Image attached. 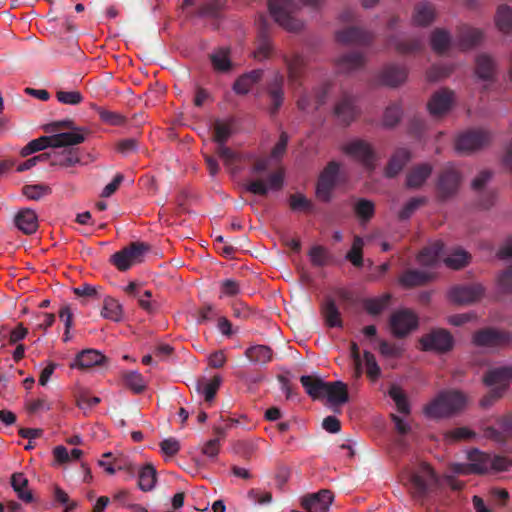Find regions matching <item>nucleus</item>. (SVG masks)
<instances>
[{
	"label": "nucleus",
	"mask_w": 512,
	"mask_h": 512,
	"mask_svg": "<svg viewBox=\"0 0 512 512\" xmlns=\"http://www.w3.org/2000/svg\"><path fill=\"white\" fill-rule=\"evenodd\" d=\"M409 489L414 499L423 500L435 493L441 486V480L426 463L420 464L409 474Z\"/></svg>",
	"instance_id": "1"
},
{
	"label": "nucleus",
	"mask_w": 512,
	"mask_h": 512,
	"mask_svg": "<svg viewBox=\"0 0 512 512\" xmlns=\"http://www.w3.org/2000/svg\"><path fill=\"white\" fill-rule=\"evenodd\" d=\"M268 9L275 22L289 32H299L304 22L296 17L300 5L293 0H268Z\"/></svg>",
	"instance_id": "2"
},
{
	"label": "nucleus",
	"mask_w": 512,
	"mask_h": 512,
	"mask_svg": "<svg viewBox=\"0 0 512 512\" xmlns=\"http://www.w3.org/2000/svg\"><path fill=\"white\" fill-rule=\"evenodd\" d=\"M466 403L463 393L455 390L441 392L433 401L425 406V414L432 418L449 416L461 410Z\"/></svg>",
	"instance_id": "3"
},
{
	"label": "nucleus",
	"mask_w": 512,
	"mask_h": 512,
	"mask_svg": "<svg viewBox=\"0 0 512 512\" xmlns=\"http://www.w3.org/2000/svg\"><path fill=\"white\" fill-rule=\"evenodd\" d=\"M461 173L453 164L444 166L437 177L436 194L440 201H446L454 197L460 187Z\"/></svg>",
	"instance_id": "4"
},
{
	"label": "nucleus",
	"mask_w": 512,
	"mask_h": 512,
	"mask_svg": "<svg viewBox=\"0 0 512 512\" xmlns=\"http://www.w3.org/2000/svg\"><path fill=\"white\" fill-rule=\"evenodd\" d=\"M468 463H452L450 470L459 475L485 474L490 470L491 456L474 448L467 453Z\"/></svg>",
	"instance_id": "5"
},
{
	"label": "nucleus",
	"mask_w": 512,
	"mask_h": 512,
	"mask_svg": "<svg viewBox=\"0 0 512 512\" xmlns=\"http://www.w3.org/2000/svg\"><path fill=\"white\" fill-rule=\"evenodd\" d=\"M150 246L144 242H132L111 256V263L120 271L128 270L132 265L140 263Z\"/></svg>",
	"instance_id": "6"
},
{
	"label": "nucleus",
	"mask_w": 512,
	"mask_h": 512,
	"mask_svg": "<svg viewBox=\"0 0 512 512\" xmlns=\"http://www.w3.org/2000/svg\"><path fill=\"white\" fill-rule=\"evenodd\" d=\"M340 164L331 161L320 173L317 185L316 196L323 202H329L332 198V192L337 185Z\"/></svg>",
	"instance_id": "7"
},
{
	"label": "nucleus",
	"mask_w": 512,
	"mask_h": 512,
	"mask_svg": "<svg viewBox=\"0 0 512 512\" xmlns=\"http://www.w3.org/2000/svg\"><path fill=\"white\" fill-rule=\"evenodd\" d=\"M420 344L424 351L446 353L452 350L454 346V339L448 330L438 328L423 335L420 339Z\"/></svg>",
	"instance_id": "8"
},
{
	"label": "nucleus",
	"mask_w": 512,
	"mask_h": 512,
	"mask_svg": "<svg viewBox=\"0 0 512 512\" xmlns=\"http://www.w3.org/2000/svg\"><path fill=\"white\" fill-rule=\"evenodd\" d=\"M473 343L479 347H506L511 345L512 335L507 331L484 328L474 333Z\"/></svg>",
	"instance_id": "9"
},
{
	"label": "nucleus",
	"mask_w": 512,
	"mask_h": 512,
	"mask_svg": "<svg viewBox=\"0 0 512 512\" xmlns=\"http://www.w3.org/2000/svg\"><path fill=\"white\" fill-rule=\"evenodd\" d=\"M342 151L358 161L366 168L373 169L377 159L376 153L372 146L362 139L352 140L342 146Z\"/></svg>",
	"instance_id": "10"
},
{
	"label": "nucleus",
	"mask_w": 512,
	"mask_h": 512,
	"mask_svg": "<svg viewBox=\"0 0 512 512\" xmlns=\"http://www.w3.org/2000/svg\"><path fill=\"white\" fill-rule=\"evenodd\" d=\"M490 139V134L485 130H470L457 138L455 148L460 153L468 154L486 146Z\"/></svg>",
	"instance_id": "11"
},
{
	"label": "nucleus",
	"mask_w": 512,
	"mask_h": 512,
	"mask_svg": "<svg viewBox=\"0 0 512 512\" xmlns=\"http://www.w3.org/2000/svg\"><path fill=\"white\" fill-rule=\"evenodd\" d=\"M484 292L481 284L457 285L449 290L448 296L455 304L468 305L480 300Z\"/></svg>",
	"instance_id": "12"
},
{
	"label": "nucleus",
	"mask_w": 512,
	"mask_h": 512,
	"mask_svg": "<svg viewBox=\"0 0 512 512\" xmlns=\"http://www.w3.org/2000/svg\"><path fill=\"white\" fill-rule=\"evenodd\" d=\"M284 184V172L282 170L270 173L267 182L262 179H254L245 184L246 191L259 196H266L269 190L278 191Z\"/></svg>",
	"instance_id": "13"
},
{
	"label": "nucleus",
	"mask_w": 512,
	"mask_h": 512,
	"mask_svg": "<svg viewBox=\"0 0 512 512\" xmlns=\"http://www.w3.org/2000/svg\"><path fill=\"white\" fill-rule=\"evenodd\" d=\"M390 328L396 337H404L418 325L417 317L409 310H399L390 317Z\"/></svg>",
	"instance_id": "14"
},
{
	"label": "nucleus",
	"mask_w": 512,
	"mask_h": 512,
	"mask_svg": "<svg viewBox=\"0 0 512 512\" xmlns=\"http://www.w3.org/2000/svg\"><path fill=\"white\" fill-rule=\"evenodd\" d=\"M453 103V91L447 88H442L431 95L427 103V109L433 117H442L450 111Z\"/></svg>",
	"instance_id": "15"
},
{
	"label": "nucleus",
	"mask_w": 512,
	"mask_h": 512,
	"mask_svg": "<svg viewBox=\"0 0 512 512\" xmlns=\"http://www.w3.org/2000/svg\"><path fill=\"white\" fill-rule=\"evenodd\" d=\"M283 61L287 68L289 85L292 89L300 88L306 66L304 58L299 54L283 55Z\"/></svg>",
	"instance_id": "16"
},
{
	"label": "nucleus",
	"mask_w": 512,
	"mask_h": 512,
	"mask_svg": "<svg viewBox=\"0 0 512 512\" xmlns=\"http://www.w3.org/2000/svg\"><path fill=\"white\" fill-rule=\"evenodd\" d=\"M330 83L325 82L314 90V99L311 100L307 93H303L297 100V107L301 111L309 112L311 109L318 110L323 106L330 91Z\"/></svg>",
	"instance_id": "17"
},
{
	"label": "nucleus",
	"mask_w": 512,
	"mask_h": 512,
	"mask_svg": "<svg viewBox=\"0 0 512 512\" xmlns=\"http://www.w3.org/2000/svg\"><path fill=\"white\" fill-rule=\"evenodd\" d=\"M273 51V46L270 38V26L264 17L259 19V31L257 37V48L253 56L258 61L268 59Z\"/></svg>",
	"instance_id": "18"
},
{
	"label": "nucleus",
	"mask_w": 512,
	"mask_h": 512,
	"mask_svg": "<svg viewBox=\"0 0 512 512\" xmlns=\"http://www.w3.org/2000/svg\"><path fill=\"white\" fill-rule=\"evenodd\" d=\"M482 40L483 32L478 28L462 25L457 29L455 42L462 51L475 48Z\"/></svg>",
	"instance_id": "19"
},
{
	"label": "nucleus",
	"mask_w": 512,
	"mask_h": 512,
	"mask_svg": "<svg viewBox=\"0 0 512 512\" xmlns=\"http://www.w3.org/2000/svg\"><path fill=\"white\" fill-rule=\"evenodd\" d=\"M333 501V494L330 490H320L317 493L309 494L302 499V506L308 512H327Z\"/></svg>",
	"instance_id": "20"
},
{
	"label": "nucleus",
	"mask_w": 512,
	"mask_h": 512,
	"mask_svg": "<svg viewBox=\"0 0 512 512\" xmlns=\"http://www.w3.org/2000/svg\"><path fill=\"white\" fill-rule=\"evenodd\" d=\"M373 35L358 27H348L337 31L336 40L342 44L366 46L371 43Z\"/></svg>",
	"instance_id": "21"
},
{
	"label": "nucleus",
	"mask_w": 512,
	"mask_h": 512,
	"mask_svg": "<svg viewBox=\"0 0 512 512\" xmlns=\"http://www.w3.org/2000/svg\"><path fill=\"white\" fill-rule=\"evenodd\" d=\"M512 380V366H500L489 369L484 377L483 382L487 386H495L498 389L506 391L510 381Z\"/></svg>",
	"instance_id": "22"
},
{
	"label": "nucleus",
	"mask_w": 512,
	"mask_h": 512,
	"mask_svg": "<svg viewBox=\"0 0 512 512\" xmlns=\"http://www.w3.org/2000/svg\"><path fill=\"white\" fill-rule=\"evenodd\" d=\"M284 77L281 73L276 72L267 84V93L271 101L269 108L270 114L274 115L278 112L284 101Z\"/></svg>",
	"instance_id": "23"
},
{
	"label": "nucleus",
	"mask_w": 512,
	"mask_h": 512,
	"mask_svg": "<svg viewBox=\"0 0 512 512\" xmlns=\"http://www.w3.org/2000/svg\"><path fill=\"white\" fill-rule=\"evenodd\" d=\"M334 113L342 124L349 125L358 114L355 98L348 93H344L341 99L336 103Z\"/></svg>",
	"instance_id": "24"
},
{
	"label": "nucleus",
	"mask_w": 512,
	"mask_h": 512,
	"mask_svg": "<svg viewBox=\"0 0 512 512\" xmlns=\"http://www.w3.org/2000/svg\"><path fill=\"white\" fill-rule=\"evenodd\" d=\"M88 131L83 127H73L72 130L51 135L53 148L73 146L83 143Z\"/></svg>",
	"instance_id": "25"
},
{
	"label": "nucleus",
	"mask_w": 512,
	"mask_h": 512,
	"mask_svg": "<svg viewBox=\"0 0 512 512\" xmlns=\"http://www.w3.org/2000/svg\"><path fill=\"white\" fill-rule=\"evenodd\" d=\"M411 159V153L406 148H397L390 157L384 174L387 178L397 176Z\"/></svg>",
	"instance_id": "26"
},
{
	"label": "nucleus",
	"mask_w": 512,
	"mask_h": 512,
	"mask_svg": "<svg viewBox=\"0 0 512 512\" xmlns=\"http://www.w3.org/2000/svg\"><path fill=\"white\" fill-rule=\"evenodd\" d=\"M16 227L26 235L35 233L38 229V217L34 210L23 208L14 217Z\"/></svg>",
	"instance_id": "27"
},
{
	"label": "nucleus",
	"mask_w": 512,
	"mask_h": 512,
	"mask_svg": "<svg viewBox=\"0 0 512 512\" xmlns=\"http://www.w3.org/2000/svg\"><path fill=\"white\" fill-rule=\"evenodd\" d=\"M262 69H254L239 76L233 84V91L237 95H246L251 88L263 77Z\"/></svg>",
	"instance_id": "28"
},
{
	"label": "nucleus",
	"mask_w": 512,
	"mask_h": 512,
	"mask_svg": "<svg viewBox=\"0 0 512 512\" xmlns=\"http://www.w3.org/2000/svg\"><path fill=\"white\" fill-rule=\"evenodd\" d=\"M380 78L383 84L397 87L406 80L407 69L405 66L390 64L382 70Z\"/></svg>",
	"instance_id": "29"
},
{
	"label": "nucleus",
	"mask_w": 512,
	"mask_h": 512,
	"mask_svg": "<svg viewBox=\"0 0 512 512\" xmlns=\"http://www.w3.org/2000/svg\"><path fill=\"white\" fill-rule=\"evenodd\" d=\"M388 44L389 46L394 47L395 50L401 54L419 52L424 47L423 40L418 37L403 39L399 36H391L388 40Z\"/></svg>",
	"instance_id": "30"
},
{
	"label": "nucleus",
	"mask_w": 512,
	"mask_h": 512,
	"mask_svg": "<svg viewBox=\"0 0 512 512\" xmlns=\"http://www.w3.org/2000/svg\"><path fill=\"white\" fill-rule=\"evenodd\" d=\"M106 361V357L95 349H86L78 353L71 367L87 369L93 366L101 365Z\"/></svg>",
	"instance_id": "31"
},
{
	"label": "nucleus",
	"mask_w": 512,
	"mask_h": 512,
	"mask_svg": "<svg viewBox=\"0 0 512 512\" xmlns=\"http://www.w3.org/2000/svg\"><path fill=\"white\" fill-rule=\"evenodd\" d=\"M324 396L332 405H341L348 401L347 385L341 381L327 382Z\"/></svg>",
	"instance_id": "32"
},
{
	"label": "nucleus",
	"mask_w": 512,
	"mask_h": 512,
	"mask_svg": "<svg viewBox=\"0 0 512 512\" xmlns=\"http://www.w3.org/2000/svg\"><path fill=\"white\" fill-rule=\"evenodd\" d=\"M432 173V166L428 163L413 167L406 177V186L408 188H420Z\"/></svg>",
	"instance_id": "33"
},
{
	"label": "nucleus",
	"mask_w": 512,
	"mask_h": 512,
	"mask_svg": "<svg viewBox=\"0 0 512 512\" xmlns=\"http://www.w3.org/2000/svg\"><path fill=\"white\" fill-rule=\"evenodd\" d=\"M443 251L444 244L441 241H435L419 252L417 261L424 266H433L439 261Z\"/></svg>",
	"instance_id": "34"
},
{
	"label": "nucleus",
	"mask_w": 512,
	"mask_h": 512,
	"mask_svg": "<svg viewBox=\"0 0 512 512\" xmlns=\"http://www.w3.org/2000/svg\"><path fill=\"white\" fill-rule=\"evenodd\" d=\"M476 75L485 81L493 80L496 72L494 59L488 54L482 53L476 57Z\"/></svg>",
	"instance_id": "35"
},
{
	"label": "nucleus",
	"mask_w": 512,
	"mask_h": 512,
	"mask_svg": "<svg viewBox=\"0 0 512 512\" xmlns=\"http://www.w3.org/2000/svg\"><path fill=\"white\" fill-rule=\"evenodd\" d=\"M431 278L432 275L430 273L416 269H408L401 275L399 282L405 288H412L425 285Z\"/></svg>",
	"instance_id": "36"
},
{
	"label": "nucleus",
	"mask_w": 512,
	"mask_h": 512,
	"mask_svg": "<svg viewBox=\"0 0 512 512\" xmlns=\"http://www.w3.org/2000/svg\"><path fill=\"white\" fill-rule=\"evenodd\" d=\"M49 162L52 166L72 167L80 162L77 151L74 149H65L62 152H48Z\"/></svg>",
	"instance_id": "37"
},
{
	"label": "nucleus",
	"mask_w": 512,
	"mask_h": 512,
	"mask_svg": "<svg viewBox=\"0 0 512 512\" xmlns=\"http://www.w3.org/2000/svg\"><path fill=\"white\" fill-rule=\"evenodd\" d=\"M300 382L306 393L313 399L324 397L327 382H324L321 378L311 375H303L300 377Z\"/></svg>",
	"instance_id": "38"
},
{
	"label": "nucleus",
	"mask_w": 512,
	"mask_h": 512,
	"mask_svg": "<svg viewBox=\"0 0 512 512\" xmlns=\"http://www.w3.org/2000/svg\"><path fill=\"white\" fill-rule=\"evenodd\" d=\"M245 356L253 364L265 365L272 360L273 351L266 345H254L246 349Z\"/></svg>",
	"instance_id": "39"
},
{
	"label": "nucleus",
	"mask_w": 512,
	"mask_h": 512,
	"mask_svg": "<svg viewBox=\"0 0 512 512\" xmlns=\"http://www.w3.org/2000/svg\"><path fill=\"white\" fill-rule=\"evenodd\" d=\"M209 58L213 66V69L217 72L225 73L232 68L229 48H218L210 54Z\"/></svg>",
	"instance_id": "40"
},
{
	"label": "nucleus",
	"mask_w": 512,
	"mask_h": 512,
	"mask_svg": "<svg viewBox=\"0 0 512 512\" xmlns=\"http://www.w3.org/2000/svg\"><path fill=\"white\" fill-rule=\"evenodd\" d=\"M435 17V9L428 2H420L414 8L413 22L419 26L429 25Z\"/></svg>",
	"instance_id": "41"
},
{
	"label": "nucleus",
	"mask_w": 512,
	"mask_h": 512,
	"mask_svg": "<svg viewBox=\"0 0 512 512\" xmlns=\"http://www.w3.org/2000/svg\"><path fill=\"white\" fill-rule=\"evenodd\" d=\"M337 65L342 72H352L364 65V57L362 53L350 52L342 55L338 59Z\"/></svg>",
	"instance_id": "42"
},
{
	"label": "nucleus",
	"mask_w": 512,
	"mask_h": 512,
	"mask_svg": "<svg viewBox=\"0 0 512 512\" xmlns=\"http://www.w3.org/2000/svg\"><path fill=\"white\" fill-rule=\"evenodd\" d=\"M11 486L17 493L19 499L26 503H30L33 501V495L31 491L27 489L28 479L24 476L23 473H14L12 475Z\"/></svg>",
	"instance_id": "43"
},
{
	"label": "nucleus",
	"mask_w": 512,
	"mask_h": 512,
	"mask_svg": "<svg viewBox=\"0 0 512 512\" xmlns=\"http://www.w3.org/2000/svg\"><path fill=\"white\" fill-rule=\"evenodd\" d=\"M233 133V125L229 121L216 120L213 125V140L218 145H226Z\"/></svg>",
	"instance_id": "44"
},
{
	"label": "nucleus",
	"mask_w": 512,
	"mask_h": 512,
	"mask_svg": "<svg viewBox=\"0 0 512 512\" xmlns=\"http://www.w3.org/2000/svg\"><path fill=\"white\" fill-rule=\"evenodd\" d=\"M138 478V486L142 491L152 490L157 480L155 468L151 464H146L140 469Z\"/></svg>",
	"instance_id": "45"
},
{
	"label": "nucleus",
	"mask_w": 512,
	"mask_h": 512,
	"mask_svg": "<svg viewBox=\"0 0 512 512\" xmlns=\"http://www.w3.org/2000/svg\"><path fill=\"white\" fill-rule=\"evenodd\" d=\"M289 207L294 212L312 213L315 205L302 193H294L289 196Z\"/></svg>",
	"instance_id": "46"
},
{
	"label": "nucleus",
	"mask_w": 512,
	"mask_h": 512,
	"mask_svg": "<svg viewBox=\"0 0 512 512\" xmlns=\"http://www.w3.org/2000/svg\"><path fill=\"white\" fill-rule=\"evenodd\" d=\"M221 384V377L214 376L210 381H199L196 386V390L203 395L206 402H210L214 399Z\"/></svg>",
	"instance_id": "47"
},
{
	"label": "nucleus",
	"mask_w": 512,
	"mask_h": 512,
	"mask_svg": "<svg viewBox=\"0 0 512 512\" xmlns=\"http://www.w3.org/2000/svg\"><path fill=\"white\" fill-rule=\"evenodd\" d=\"M390 299V294H384L377 298H368L363 301V307L368 314L377 316L388 306Z\"/></svg>",
	"instance_id": "48"
},
{
	"label": "nucleus",
	"mask_w": 512,
	"mask_h": 512,
	"mask_svg": "<svg viewBox=\"0 0 512 512\" xmlns=\"http://www.w3.org/2000/svg\"><path fill=\"white\" fill-rule=\"evenodd\" d=\"M322 312L329 327H342L341 314L334 300H328L322 308Z\"/></svg>",
	"instance_id": "49"
},
{
	"label": "nucleus",
	"mask_w": 512,
	"mask_h": 512,
	"mask_svg": "<svg viewBox=\"0 0 512 512\" xmlns=\"http://www.w3.org/2000/svg\"><path fill=\"white\" fill-rule=\"evenodd\" d=\"M497 28L503 33H509L512 30V9L507 5L498 7L495 15Z\"/></svg>",
	"instance_id": "50"
},
{
	"label": "nucleus",
	"mask_w": 512,
	"mask_h": 512,
	"mask_svg": "<svg viewBox=\"0 0 512 512\" xmlns=\"http://www.w3.org/2000/svg\"><path fill=\"white\" fill-rule=\"evenodd\" d=\"M311 264L315 267H324L329 264L332 256L327 248L322 245H314L308 252Z\"/></svg>",
	"instance_id": "51"
},
{
	"label": "nucleus",
	"mask_w": 512,
	"mask_h": 512,
	"mask_svg": "<svg viewBox=\"0 0 512 512\" xmlns=\"http://www.w3.org/2000/svg\"><path fill=\"white\" fill-rule=\"evenodd\" d=\"M122 313V306L116 299L112 297H106L104 299L101 311V315L104 318L118 322L122 319Z\"/></svg>",
	"instance_id": "52"
},
{
	"label": "nucleus",
	"mask_w": 512,
	"mask_h": 512,
	"mask_svg": "<svg viewBox=\"0 0 512 512\" xmlns=\"http://www.w3.org/2000/svg\"><path fill=\"white\" fill-rule=\"evenodd\" d=\"M48 147L53 148L51 136H41L37 139L31 140L21 149L20 154L22 157H27L30 154L42 151Z\"/></svg>",
	"instance_id": "53"
},
{
	"label": "nucleus",
	"mask_w": 512,
	"mask_h": 512,
	"mask_svg": "<svg viewBox=\"0 0 512 512\" xmlns=\"http://www.w3.org/2000/svg\"><path fill=\"white\" fill-rule=\"evenodd\" d=\"M451 43L450 34L443 29H436L433 31L431 35V47L432 49L442 54L444 53Z\"/></svg>",
	"instance_id": "54"
},
{
	"label": "nucleus",
	"mask_w": 512,
	"mask_h": 512,
	"mask_svg": "<svg viewBox=\"0 0 512 512\" xmlns=\"http://www.w3.org/2000/svg\"><path fill=\"white\" fill-rule=\"evenodd\" d=\"M402 115L403 110L399 104L389 105L384 111L382 126L388 129L394 128L400 122Z\"/></svg>",
	"instance_id": "55"
},
{
	"label": "nucleus",
	"mask_w": 512,
	"mask_h": 512,
	"mask_svg": "<svg viewBox=\"0 0 512 512\" xmlns=\"http://www.w3.org/2000/svg\"><path fill=\"white\" fill-rule=\"evenodd\" d=\"M123 381L135 394L142 393L146 388L143 376L137 371L125 372L123 374Z\"/></svg>",
	"instance_id": "56"
},
{
	"label": "nucleus",
	"mask_w": 512,
	"mask_h": 512,
	"mask_svg": "<svg viewBox=\"0 0 512 512\" xmlns=\"http://www.w3.org/2000/svg\"><path fill=\"white\" fill-rule=\"evenodd\" d=\"M428 202V199L424 196L421 197H413L411 198L399 211L398 219L401 221H405L410 219V217L421 207L424 206Z\"/></svg>",
	"instance_id": "57"
},
{
	"label": "nucleus",
	"mask_w": 512,
	"mask_h": 512,
	"mask_svg": "<svg viewBox=\"0 0 512 512\" xmlns=\"http://www.w3.org/2000/svg\"><path fill=\"white\" fill-rule=\"evenodd\" d=\"M354 211L362 222H367L374 216L375 205L371 200L360 198L354 204Z\"/></svg>",
	"instance_id": "58"
},
{
	"label": "nucleus",
	"mask_w": 512,
	"mask_h": 512,
	"mask_svg": "<svg viewBox=\"0 0 512 512\" xmlns=\"http://www.w3.org/2000/svg\"><path fill=\"white\" fill-rule=\"evenodd\" d=\"M363 361L366 367L367 377L372 381H377L381 376V368L378 365L373 353L365 350L363 352Z\"/></svg>",
	"instance_id": "59"
},
{
	"label": "nucleus",
	"mask_w": 512,
	"mask_h": 512,
	"mask_svg": "<svg viewBox=\"0 0 512 512\" xmlns=\"http://www.w3.org/2000/svg\"><path fill=\"white\" fill-rule=\"evenodd\" d=\"M389 396L393 399L400 413L408 414L410 412L409 403L402 389L396 385H392L388 391Z\"/></svg>",
	"instance_id": "60"
},
{
	"label": "nucleus",
	"mask_w": 512,
	"mask_h": 512,
	"mask_svg": "<svg viewBox=\"0 0 512 512\" xmlns=\"http://www.w3.org/2000/svg\"><path fill=\"white\" fill-rule=\"evenodd\" d=\"M470 255L462 249L455 250L444 259L445 264L453 269H461L469 263Z\"/></svg>",
	"instance_id": "61"
},
{
	"label": "nucleus",
	"mask_w": 512,
	"mask_h": 512,
	"mask_svg": "<svg viewBox=\"0 0 512 512\" xmlns=\"http://www.w3.org/2000/svg\"><path fill=\"white\" fill-rule=\"evenodd\" d=\"M363 239L360 236H355L351 249L348 251L346 258L356 267L363 265Z\"/></svg>",
	"instance_id": "62"
},
{
	"label": "nucleus",
	"mask_w": 512,
	"mask_h": 512,
	"mask_svg": "<svg viewBox=\"0 0 512 512\" xmlns=\"http://www.w3.org/2000/svg\"><path fill=\"white\" fill-rule=\"evenodd\" d=\"M50 193L51 188L43 184L25 185L22 187V194L30 200H40Z\"/></svg>",
	"instance_id": "63"
},
{
	"label": "nucleus",
	"mask_w": 512,
	"mask_h": 512,
	"mask_svg": "<svg viewBox=\"0 0 512 512\" xmlns=\"http://www.w3.org/2000/svg\"><path fill=\"white\" fill-rule=\"evenodd\" d=\"M225 2L223 0H208L201 5L199 15L204 17L216 18L223 9Z\"/></svg>",
	"instance_id": "64"
}]
</instances>
